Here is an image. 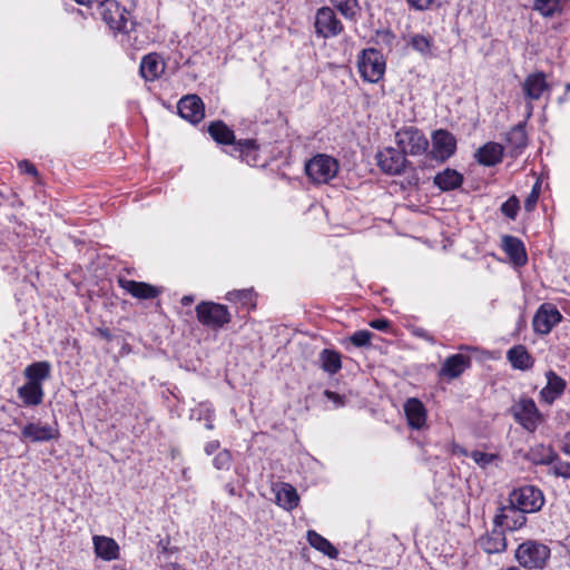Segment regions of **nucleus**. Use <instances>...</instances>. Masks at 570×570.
Segmentation results:
<instances>
[{
  "label": "nucleus",
  "mask_w": 570,
  "mask_h": 570,
  "mask_svg": "<svg viewBox=\"0 0 570 570\" xmlns=\"http://www.w3.org/2000/svg\"><path fill=\"white\" fill-rule=\"evenodd\" d=\"M208 134L220 145L230 146L229 155L255 166L258 160V145L255 139H235L234 131L222 120L209 124Z\"/></svg>",
  "instance_id": "nucleus-1"
},
{
  "label": "nucleus",
  "mask_w": 570,
  "mask_h": 570,
  "mask_svg": "<svg viewBox=\"0 0 570 570\" xmlns=\"http://www.w3.org/2000/svg\"><path fill=\"white\" fill-rule=\"evenodd\" d=\"M395 142L406 156H420L428 153L429 140L424 132L414 126H405L395 132Z\"/></svg>",
  "instance_id": "nucleus-2"
},
{
  "label": "nucleus",
  "mask_w": 570,
  "mask_h": 570,
  "mask_svg": "<svg viewBox=\"0 0 570 570\" xmlns=\"http://www.w3.org/2000/svg\"><path fill=\"white\" fill-rule=\"evenodd\" d=\"M195 312L198 322L214 331L223 328L232 321L227 306L214 302H200Z\"/></svg>",
  "instance_id": "nucleus-3"
},
{
  "label": "nucleus",
  "mask_w": 570,
  "mask_h": 570,
  "mask_svg": "<svg viewBox=\"0 0 570 570\" xmlns=\"http://www.w3.org/2000/svg\"><path fill=\"white\" fill-rule=\"evenodd\" d=\"M338 161L328 155L317 154L305 165L307 177L315 184H327L338 173Z\"/></svg>",
  "instance_id": "nucleus-4"
},
{
  "label": "nucleus",
  "mask_w": 570,
  "mask_h": 570,
  "mask_svg": "<svg viewBox=\"0 0 570 570\" xmlns=\"http://www.w3.org/2000/svg\"><path fill=\"white\" fill-rule=\"evenodd\" d=\"M357 67L361 77L375 83L382 79L385 72L383 55L375 48L363 49L357 58Z\"/></svg>",
  "instance_id": "nucleus-5"
},
{
  "label": "nucleus",
  "mask_w": 570,
  "mask_h": 570,
  "mask_svg": "<svg viewBox=\"0 0 570 570\" xmlns=\"http://www.w3.org/2000/svg\"><path fill=\"white\" fill-rule=\"evenodd\" d=\"M549 557V547L532 540L521 543L515 551L519 564L528 569L543 568Z\"/></svg>",
  "instance_id": "nucleus-6"
},
{
  "label": "nucleus",
  "mask_w": 570,
  "mask_h": 570,
  "mask_svg": "<svg viewBox=\"0 0 570 570\" xmlns=\"http://www.w3.org/2000/svg\"><path fill=\"white\" fill-rule=\"evenodd\" d=\"M509 503L519 510L533 513L541 510L544 504L542 491L533 485L514 489L509 495Z\"/></svg>",
  "instance_id": "nucleus-7"
},
{
  "label": "nucleus",
  "mask_w": 570,
  "mask_h": 570,
  "mask_svg": "<svg viewBox=\"0 0 570 570\" xmlns=\"http://www.w3.org/2000/svg\"><path fill=\"white\" fill-rule=\"evenodd\" d=\"M100 14L110 29L120 32H129L134 22L129 19V12L115 0L99 1Z\"/></svg>",
  "instance_id": "nucleus-8"
},
{
  "label": "nucleus",
  "mask_w": 570,
  "mask_h": 570,
  "mask_svg": "<svg viewBox=\"0 0 570 570\" xmlns=\"http://www.w3.org/2000/svg\"><path fill=\"white\" fill-rule=\"evenodd\" d=\"M432 148L428 149V157L438 163H445L456 151V139L452 132L446 129H436L431 136Z\"/></svg>",
  "instance_id": "nucleus-9"
},
{
  "label": "nucleus",
  "mask_w": 570,
  "mask_h": 570,
  "mask_svg": "<svg viewBox=\"0 0 570 570\" xmlns=\"http://www.w3.org/2000/svg\"><path fill=\"white\" fill-rule=\"evenodd\" d=\"M511 413L523 429L534 432L542 420L534 401L529 397L520 399L512 407Z\"/></svg>",
  "instance_id": "nucleus-10"
},
{
  "label": "nucleus",
  "mask_w": 570,
  "mask_h": 570,
  "mask_svg": "<svg viewBox=\"0 0 570 570\" xmlns=\"http://www.w3.org/2000/svg\"><path fill=\"white\" fill-rule=\"evenodd\" d=\"M377 165L380 169L392 176L401 175L404 169L410 165V161L406 159V156L402 153V150L393 147L384 148L379 151L376 155Z\"/></svg>",
  "instance_id": "nucleus-11"
},
{
  "label": "nucleus",
  "mask_w": 570,
  "mask_h": 570,
  "mask_svg": "<svg viewBox=\"0 0 570 570\" xmlns=\"http://www.w3.org/2000/svg\"><path fill=\"white\" fill-rule=\"evenodd\" d=\"M314 26L316 35L325 39L338 36L344 29L330 7H322L316 11Z\"/></svg>",
  "instance_id": "nucleus-12"
},
{
  "label": "nucleus",
  "mask_w": 570,
  "mask_h": 570,
  "mask_svg": "<svg viewBox=\"0 0 570 570\" xmlns=\"http://www.w3.org/2000/svg\"><path fill=\"white\" fill-rule=\"evenodd\" d=\"M561 320L562 314L554 305L543 303L539 306L533 316L532 327L537 334L547 335L552 331L553 326L561 322Z\"/></svg>",
  "instance_id": "nucleus-13"
},
{
  "label": "nucleus",
  "mask_w": 570,
  "mask_h": 570,
  "mask_svg": "<svg viewBox=\"0 0 570 570\" xmlns=\"http://www.w3.org/2000/svg\"><path fill=\"white\" fill-rule=\"evenodd\" d=\"M179 116L190 124H198L205 117V105L197 95H186L177 104Z\"/></svg>",
  "instance_id": "nucleus-14"
},
{
  "label": "nucleus",
  "mask_w": 570,
  "mask_h": 570,
  "mask_svg": "<svg viewBox=\"0 0 570 570\" xmlns=\"http://www.w3.org/2000/svg\"><path fill=\"white\" fill-rule=\"evenodd\" d=\"M523 511L518 508L511 505H502L498 509L497 514L494 515L493 522L495 527H505L508 530H517L520 529L527 521Z\"/></svg>",
  "instance_id": "nucleus-15"
},
{
  "label": "nucleus",
  "mask_w": 570,
  "mask_h": 570,
  "mask_svg": "<svg viewBox=\"0 0 570 570\" xmlns=\"http://www.w3.org/2000/svg\"><path fill=\"white\" fill-rule=\"evenodd\" d=\"M59 438L58 429L52 425L40 423H28L21 430V441H29L33 443L49 442Z\"/></svg>",
  "instance_id": "nucleus-16"
},
{
  "label": "nucleus",
  "mask_w": 570,
  "mask_h": 570,
  "mask_svg": "<svg viewBox=\"0 0 570 570\" xmlns=\"http://www.w3.org/2000/svg\"><path fill=\"white\" fill-rule=\"evenodd\" d=\"M549 89L546 73L542 71L530 73L522 83V92L530 101L540 99L543 92Z\"/></svg>",
  "instance_id": "nucleus-17"
},
{
  "label": "nucleus",
  "mask_w": 570,
  "mask_h": 570,
  "mask_svg": "<svg viewBox=\"0 0 570 570\" xmlns=\"http://www.w3.org/2000/svg\"><path fill=\"white\" fill-rule=\"evenodd\" d=\"M471 366V357L462 353L450 355L443 362L439 375L449 380L459 377Z\"/></svg>",
  "instance_id": "nucleus-18"
},
{
  "label": "nucleus",
  "mask_w": 570,
  "mask_h": 570,
  "mask_svg": "<svg viewBox=\"0 0 570 570\" xmlns=\"http://www.w3.org/2000/svg\"><path fill=\"white\" fill-rule=\"evenodd\" d=\"M118 284L132 297L139 299H153L156 298L161 293V291L158 287L145 282L119 278Z\"/></svg>",
  "instance_id": "nucleus-19"
},
{
  "label": "nucleus",
  "mask_w": 570,
  "mask_h": 570,
  "mask_svg": "<svg viewBox=\"0 0 570 570\" xmlns=\"http://www.w3.org/2000/svg\"><path fill=\"white\" fill-rule=\"evenodd\" d=\"M404 413L412 429L420 430L425 425L428 414L424 404L419 399L411 397L406 400Z\"/></svg>",
  "instance_id": "nucleus-20"
},
{
  "label": "nucleus",
  "mask_w": 570,
  "mask_h": 570,
  "mask_svg": "<svg viewBox=\"0 0 570 570\" xmlns=\"http://www.w3.org/2000/svg\"><path fill=\"white\" fill-rule=\"evenodd\" d=\"M503 150L501 144L489 141L476 150L475 158L483 166H495L502 161Z\"/></svg>",
  "instance_id": "nucleus-21"
},
{
  "label": "nucleus",
  "mask_w": 570,
  "mask_h": 570,
  "mask_svg": "<svg viewBox=\"0 0 570 570\" xmlns=\"http://www.w3.org/2000/svg\"><path fill=\"white\" fill-rule=\"evenodd\" d=\"M502 248L514 265L523 266L527 263L528 256L524 244L518 237L511 235L503 236Z\"/></svg>",
  "instance_id": "nucleus-22"
},
{
  "label": "nucleus",
  "mask_w": 570,
  "mask_h": 570,
  "mask_svg": "<svg viewBox=\"0 0 570 570\" xmlns=\"http://www.w3.org/2000/svg\"><path fill=\"white\" fill-rule=\"evenodd\" d=\"M546 376L547 385L541 390L540 395L542 400L551 404L563 394L566 381L552 370L548 371Z\"/></svg>",
  "instance_id": "nucleus-23"
},
{
  "label": "nucleus",
  "mask_w": 570,
  "mask_h": 570,
  "mask_svg": "<svg viewBox=\"0 0 570 570\" xmlns=\"http://www.w3.org/2000/svg\"><path fill=\"white\" fill-rule=\"evenodd\" d=\"M495 527L491 532L479 539V544L488 554L501 553L507 549L504 532Z\"/></svg>",
  "instance_id": "nucleus-24"
},
{
  "label": "nucleus",
  "mask_w": 570,
  "mask_h": 570,
  "mask_svg": "<svg viewBox=\"0 0 570 570\" xmlns=\"http://www.w3.org/2000/svg\"><path fill=\"white\" fill-rule=\"evenodd\" d=\"M464 177L453 168H445L433 178V184L442 191L454 190L462 186Z\"/></svg>",
  "instance_id": "nucleus-25"
},
{
  "label": "nucleus",
  "mask_w": 570,
  "mask_h": 570,
  "mask_svg": "<svg viewBox=\"0 0 570 570\" xmlns=\"http://www.w3.org/2000/svg\"><path fill=\"white\" fill-rule=\"evenodd\" d=\"M17 393L23 406H37L42 403L45 396L42 384L33 382H26Z\"/></svg>",
  "instance_id": "nucleus-26"
},
{
  "label": "nucleus",
  "mask_w": 570,
  "mask_h": 570,
  "mask_svg": "<svg viewBox=\"0 0 570 570\" xmlns=\"http://www.w3.org/2000/svg\"><path fill=\"white\" fill-rule=\"evenodd\" d=\"M139 71L141 77L147 81L157 79L164 71V63L158 53H148L142 57Z\"/></svg>",
  "instance_id": "nucleus-27"
},
{
  "label": "nucleus",
  "mask_w": 570,
  "mask_h": 570,
  "mask_svg": "<svg viewBox=\"0 0 570 570\" xmlns=\"http://www.w3.org/2000/svg\"><path fill=\"white\" fill-rule=\"evenodd\" d=\"M507 358L515 370L528 371L534 364V358L523 345H514L507 352Z\"/></svg>",
  "instance_id": "nucleus-28"
},
{
  "label": "nucleus",
  "mask_w": 570,
  "mask_h": 570,
  "mask_svg": "<svg viewBox=\"0 0 570 570\" xmlns=\"http://www.w3.org/2000/svg\"><path fill=\"white\" fill-rule=\"evenodd\" d=\"M274 491L276 504L286 511H292L298 505L299 497L296 489L289 483H281L274 489Z\"/></svg>",
  "instance_id": "nucleus-29"
},
{
  "label": "nucleus",
  "mask_w": 570,
  "mask_h": 570,
  "mask_svg": "<svg viewBox=\"0 0 570 570\" xmlns=\"http://www.w3.org/2000/svg\"><path fill=\"white\" fill-rule=\"evenodd\" d=\"M92 540L98 557L107 561L118 559L119 546L112 538L95 535Z\"/></svg>",
  "instance_id": "nucleus-30"
},
{
  "label": "nucleus",
  "mask_w": 570,
  "mask_h": 570,
  "mask_svg": "<svg viewBox=\"0 0 570 570\" xmlns=\"http://www.w3.org/2000/svg\"><path fill=\"white\" fill-rule=\"evenodd\" d=\"M527 459L534 465H550L557 459V452L551 445L538 444L530 449Z\"/></svg>",
  "instance_id": "nucleus-31"
},
{
  "label": "nucleus",
  "mask_w": 570,
  "mask_h": 570,
  "mask_svg": "<svg viewBox=\"0 0 570 570\" xmlns=\"http://www.w3.org/2000/svg\"><path fill=\"white\" fill-rule=\"evenodd\" d=\"M505 141L517 154H520L527 146L528 137L525 124L519 122L513 126L505 135Z\"/></svg>",
  "instance_id": "nucleus-32"
},
{
  "label": "nucleus",
  "mask_w": 570,
  "mask_h": 570,
  "mask_svg": "<svg viewBox=\"0 0 570 570\" xmlns=\"http://www.w3.org/2000/svg\"><path fill=\"white\" fill-rule=\"evenodd\" d=\"M307 541L311 547L327 556L328 558L336 559L338 557V550L326 538L316 531H307Z\"/></svg>",
  "instance_id": "nucleus-33"
},
{
  "label": "nucleus",
  "mask_w": 570,
  "mask_h": 570,
  "mask_svg": "<svg viewBox=\"0 0 570 570\" xmlns=\"http://www.w3.org/2000/svg\"><path fill=\"white\" fill-rule=\"evenodd\" d=\"M51 365L47 361L35 362L28 365L23 374L27 379V382H33L42 384V381L47 380L50 376Z\"/></svg>",
  "instance_id": "nucleus-34"
},
{
  "label": "nucleus",
  "mask_w": 570,
  "mask_h": 570,
  "mask_svg": "<svg viewBox=\"0 0 570 570\" xmlns=\"http://www.w3.org/2000/svg\"><path fill=\"white\" fill-rule=\"evenodd\" d=\"M321 367L328 374H336L342 368L341 354L334 350L324 348L320 353Z\"/></svg>",
  "instance_id": "nucleus-35"
},
{
  "label": "nucleus",
  "mask_w": 570,
  "mask_h": 570,
  "mask_svg": "<svg viewBox=\"0 0 570 570\" xmlns=\"http://www.w3.org/2000/svg\"><path fill=\"white\" fill-rule=\"evenodd\" d=\"M333 7L346 19L354 20L360 11L357 0H331Z\"/></svg>",
  "instance_id": "nucleus-36"
},
{
  "label": "nucleus",
  "mask_w": 570,
  "mask_h": 570,
  "mask_svg": "<svg viewBox=\"0 0 570 570\" xmlns=\"http://www.w3.org/2000/svg\"><path fill=\"white\" fill-rule=\"evenodd\" d=\"M228 302L240 303L247 305L253 303L254 292L252 288L234 289L226 294L225 297Z\"/></svg>",
  "instance_id": "nucleus-37"
},
{
  "label": "nucleus",
  "mask_w": 570,
  "mask_h": 570,
  "mask_svg": "<svg viewBox=\"0 0 570 570\" xmlns=\"http://www.w3.org/2000/svg\"><path fill=\"white\" fill-rule=\"evenodd\" d=\"M410 45L413 50L423 56L431 55L432 40L423 35H414L411 37Z\"/></svg>",
  "instance_id": "nucleus-38"
},
{
  "label": "nucleus",
  "mask_w": 570,
  "mask_h": 570,
  "mask_svg": "<svg viewBox=\"0 0 570 570\" xmlns=\"http://www.w3.org/2000/svg\"><path fill=\"white\" fill-rule=\"evenodd\" d=\"M551 469L549 471L556 478L570 479V462L563 461L559 454L557 453L556 461L550 464Z\"/></svg>",
  "instance_id": "nucleus-39"
},
{
  "label": "nucleus",
  "mask_w": 570,
  "mask_h": 570,
  "mask_svg": "<svg viewBox=\"0 0 570 570\" xmlns=\"http://www.w3.org/2000/svg\"><path fill=\"white\" fill-rule=\"evenodd\" d=\"M480 468L485 469L498 460V454L474 450L468 454Z\"/></svg>",
  "instance_id": "nucleus-40"
},
{
  "label": "nucleus",
  "mask_w": 570,
  "mask_h": 570,
  "mask_svg": "<svg viewBox=\"0 0 570 570\" xmlns=\"http://www.w3.org/2000/svg\"><path fill=\"white\" fill-rule=\"evenodd\" d=\"M519 209H520V202H519L518 197L514 195L511 196L510 198H508L501 205V208H500L501 213L505 217H508L512 220H514L517 218Z\"/></svg>",
  "instance_id": "nucleus-41"
},
{
  "label": "nucleus",
  "mask_w": 570,
  "mask_h": 570,
  "mask_svg": "<svg viewBox=\"0 0 570 570\" xmlns=\"http://www.w3.org/2000/svg\"><path fill=\"white\" fill-rule=\"evenodd\" d=\"M559 0H534L533 9L543 17H551L557 11Z\"/></svg>",
  "instance_id": "nucleus-42"
},
{
  "label": "nucleus",
  "mask_w": 570,
  "mask_h": 570,
  "mask_svg": "<svg viewBox=\"0 0 570 570\" xmlns=\"http://www.w3.org/2000/svg\"><path fill=\"white\" fill-rule=\"evenodd\" d=\"M232 462H233L232 453L229 452V450L225 449V450L219 451L215 455V458L213 460V465L217 470L227 471L230 469Z\"/></svg>",
  "instance_id": "nucleus-43"
},
{
  "label": "nucleus",
  "mask_w": 570,
  "mask_h": 570,
  "mask_svg": "<svg viewBox=\"0 0 570 570\" xmlns=\"http://www.w3.org/2000/svg\"><path fill=\"white\" fill-rule=\"evenodd\" d=\"M373 333L367 330L356 331L351 337L350 341L356 347H364L370 345Z\"/></svg>",
  "instance_id": "nucleus-44"
},
{
  "label": "nucleus",
  "mask_w": 570,
  "mask_h": 570,
  "mask_svg": "<svg viewBox=\"0 0 570 570\" xmlns=\"http://www.w3.org/2000/svg\"><path fill=\"white\" fill-rule=\"evenodd\" d=\"M191 417L198 421L215 417L214 409L209 403H200L196 409L191 410Z\"/></svg>",
  "instance_id": "nucleus-45"
},
{
  "label": "nucleus",
  "mask_w": 570,
  "mask_h": 570,
  "mask_svg": "<svg viewBox=\"0 0 570 570\" xmlns=\"http://www.w3.org/2000/svg\"><path fill=\"white\" fill-rule=\"evenodd\" d=\"M324 395L328 401L334 403L335 407L344 406L346 403V397L336 392L325 390Z\"/></svg>",
  "instance_id": "nucleus-46"
},
{
  "label": "nucleus",
  "mask_w": 570,
  "mask_h": 570,
  "mask_svg": "<svg viewBox=\"0 0 570 570\" xmlns=\"http://www.w3.org/2000/svg\"><path fill=\"white\" fill-rule=\"evenodd\" d=\"M18 168H19L22 173L28 174V175H31V176H33V177H38V176H39V171H38V169L36 168V166H35L31 161H29V160H27V159L20 160V161L18 163Z\"/></svg>",
  "instance_id": "nucleus-47"
},
{
  "label": "nucleus",
  "mask_w": 570,
  "mask_h": 570,
  "mask_svg": "<svg viewBox=\"0 0 570 570\" xmlns=\"http://www.w3.org/2000/svg\"><path fill=\"white\" fill-rule=\"evenodd\" d=\"M370 326L381 332H387L391 323L386 318H375L370 322Z\"/></svg>",
  "instance_id": "nucleus-48"
},
{
  "label": "nucleus",
  "mask_w": 570,
  "mask_h": 570,
  "mask_svg": "<svg viewBox=\"0 0 570 570\" xmlns=\"http://www.w3.org/2000/svg\"><path fill=\"white\" fill-rule=\"evenodd\" d=\"M413 335L419 337V338H422L431 344H434L435 343V340L433 337V335L431 333H429L426 330L422 328V327H415L413 330Z\"/></svg>",
  "instance_id": "nucleus-49"
},
{
  "label": "nucleus",
  "mask_w": 570,
  "mask_h": 570,
  "mask_svg": "<svg viewBox=\"0 0 570 570\" xmlns=\"http://www.w3.org/2000/svg\"><path fill=\"white\" fill-rule=\"evenodd\" d=\"M409 6L415 10H426L433 0H406Z\"/></svg>",
  "instance_id": "nucleus-50"
},
{
  "label": "nucleus",
  "mask_w": 570,
  "mask_h": 570,
  "mask_svg": "<svg viewBox=\"0 0 570 570\" xmlns=\"http://www.w3.org/2000/svg\"><path fill=\"white\" fill-rule=\"evenodd\" d=\"M539 197L534 196V194H529L524 200V209L528 213H531L538 203Z\"/></svg>",
  "instance_id": "nucleus-51"
},
{
  "label": "nucleus",
  "mask_w": 570,
  "mask_h": 570,
  "mask_svg": "<svg viewBox=\"0 0 570 570\" xmlns=\"http://www.w3.org/2000/svg\"><path fill=\"white\" fill-rule=\"evenodd\" d=\"M220 448V442L218 440H213V441H209L205 444L204 446V452L207 454V455H212L213 453H215L216 451H218Z\"/></svg>",
  "instance_id": "nucleus-52"
},
{
  "label": "nucleus",
  "mask_w": 570,
  "mask_h": 570,
  "mask_svg": "<svg viewBox=\"0 0 570 570\" xmlns=\"http://www.w3.org/2000/svg\"><path fill=\"white\" fill-rule=\"evenodd\" d=\"M169 544H170L169 538L161 539V540H159L157 548L161 553L173 552V550L169 548Z\"/></svg>",
  "instance_id": "nucleus-53"
},
{
  "label": "nucleus",
  "mask_w": 570,
  "mask_h": 570,
  "mask_svg": "<svg viewBox=\"0 0 570 570\" xmlns=\"http://www.w3.org/2000/svg\"><path fill=\"white\" fill-rule=\"evenodd\" d=\"M561 451L570 456V431L564 435Z\"/></svg>",
  "instance_id": "nucleus-54"
},
{
  "label": "nucleus",
  "mask_w": 570,
  "mask_h": 570,
  "mask_svg": "<svg viewBox=\"0 0 570 570\" xmlns=\"http://www.w3.org/2000/svg\"><path fill=\"white\" fill-rule=\"evenodd\" d=\"M193 302H194V296H191V295H185L181 297V301H180L181 305H184V306H188Z\"/></svg>",
  "instance_id": "nucleus-55"
},
{
  "label": "nucleus",
  "mask_w": 570,
  "mask_h": 570,
  "mask_svg": "<svg viewBox=\"0 0 570 570\" xmlns=\"http://www.w3.org/2000/svg\"><path fill=\"white\" fill-rule=\"evenodd\" d=\"M540 188H541V184L540 181H535V184L532 186V189L530 191V194H534V196H540Z\"/></svg>",
  "instance_id": "nucleus-56"
},
{
  "label": "nucleus",
  "mask_w": 570,
  "mask_h": 570,
  "mask_svg": "<svg viewBox=\"0 0 570 570\" xmlns=\"http://www.w3.org/2000/svg\"><path fill=\"white\" fill-rule=\"evenodd\" d=\"M213 421H214V417H210V419H206V420H205V428H206L207 430H213V429H214Z\"/></svg>",
  "instance_id": "nucleus-57"
},
{
  "label": "nucleus",
  "mask_w": 570,
  "mask_h": 570,
  "mask_svg": "<svg viewBox=\"0 0 570 570\" xmlns=\"http://www.w3.org/2000/svg\"><path fill=\"white\" fill-rule=\"evenodd\" d=\"M527 109H528V114H527V117L529 118L531 115H532V110H533V106L531 104V101L529 100V102L527 104Z\"/></svg>",
  "instance_id": "nucleus-58"
},
{
  "label": "nucleus",
  "mask_w": 570,
  "mask_h": 570,
  "mask_svg": "<svg viewBox=\"0 0 570 570\" xmlns=\"http://www.w3.org/2000/svg\"><path fill=\"white\" fill-rule=\"evenodd\" d=\"M226 490L230 495L235 494V488L232 484H226Z\"/></svg>",
  "instance_id": "nucleus-59"
},
{
  "label": "nucleus",
  "mask_w": 570,
  "mask_h": 570,
  "mask_svg": "<svg viewBox=\"0 0 570 570\" xmlns=\"http://www.w3.org/2000/svg\"><path fill=\"white\" fill-rule=\"evenodd\" d=\"M101 335L105 336L107 340L110 338V334H109L108 330L101 331Z\"/></svg>",
  "instance_id": "nucleus-60"
},
{
  "label": "nucleus",
  "mask_w": 570,
  "mask_h": 570,
  "mask_svg": "<svg viewBox=\"0 0 570 570\" xmlns=\"http://www.w3.org/2000/svg\"><path fill=\"white\" fill-rule=\"evenodd\" d=\"M570 92V82L566 83V94Z\"/></svg>",
  "instance_id": "nucleus-61"
},
{
  "label": "nucleus",
  "mask_w": 570,
  "mask_h": 570,
  "mask_svg": "<svg viewBox=\"0 0 570 570\" xmlns=\"http://www.w3.org/2000/svg\"><path fill=\"white\" fill-rule=\"evenodd\" d=\"M566 99H567L566 96H562L559 98V102H563Z\"/></svg>",
  "instance_id": "nucleus-62"
},
{
  "label": "nucleus",
  "mask_w": 570,
  "mask_h": 570,
  "mask_svg": "<svg viewBox=\"0 0 570 570\" xmlns=\"http://www.w3.org/2000/svg\"><path fill=\"white\" fill-rule=\"evenodd\" d=\"M468 346H460V350H468Z\"/></svg>",
  "instance_id": "nucleus-63"
},
{
  "label": "nucleus",
  "mask_w": 570,
  "mask_h": 570,
  "mask_svg": "<svg viewBox=\"0 0 570 570\" xmlns=\"http://www.w3.org/2000/svg\"><path fill=\"white\" fill-rule=\"evenodd\" d=\"M508 570H520V569L512 567V568H509Z\"/></svg>",
  "instance_id": "nucleus-64"
}]
</instances>
